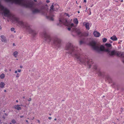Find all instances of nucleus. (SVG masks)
Returning a JSON list of instances; mask_svg holds the SVG:
<instances>
[{
	"instance_id": "obj_1",
	"label": "nucleus",
	"mask_w": 124,
	"mask_h": 124,
	"mask_svg": "<svg viewBox=\"0 0 124 124\" xmlns=\"http://www.w3.org/2000/svg\"><path fill=\"white\" fill-rule=\"evenodd\" d=\"M2 14L4 16L7 17L12 22H16L17 23L19 27L25 28L28 31L29 33L32 34L34 36L36 34L35 31L31 29L28 24L26 23H23L22 21L19 20V19L16 17L13 14L10 12L7 8H0V15Z\"/></svg>"
},
{
	"instance_id": "obj_2",
	"label": "nucleus",
	"mask_w": 124,
	"mask_h": 124,
	"mask_svg": "<svg viewBox=\"0 0 124 124\" xmlns=\"http://www.w3.org/2000/svg\"><path fill=\"white\" fill-rule=\"evenodd\" d=\"M65 49L66 50H69L67 53L71 54L75 58L77 59V61L79 64L85 63H86L89 66L90 68L93 64V62L92 60L90 59L85 60L80 57L79 54L77 52L78 48L77 47H74L73 45L71 43L69 42L67 44Z\"/></svg>"
},
{
	"instance_id": "obj_3",
	"label": "nucleus",
	"mask_w": 124,
	"mask_h": 124,
	"mask_svg": "<svg viewBox=\"0 0 124 124\" xmlns=\"http://www.w3.org/2000/svg\"><path fill=\"white\" fill-rule=\"evenodd\" d=\"M32 11V13L35 14L38 13H41L42 14L46 16V17L47 19L51 20L53 21L54 18L53 17L54 16L53 15V12L55 11V9L57 8H51L48 12V8H40V10H38L37 8H31Z\"/></svg>"
},
{
	"instance_id": "obj_4",
	"label": "nucleus",
	"mask_w": 124,
	"mask_h": 124,
	"mask_svg": "<svg viewBox=\"0 0 124 124\" xmlns=\"http://www.w3.org/2000/svg\"><path fill=\"white\" fill-rule=\"evenodd\" d=\"M8 2L14 3L24 6L31 8L34 5L32 1H29L28 0H4Z\"/></svg>"
},
{
	"instance_id": "obj_5",
	"label": "nucleus",
	"mask_w": 124,
	"mask_h": 124,
	"mask_svg": "<svg viewBox=\"0 0 124 124\" xmlns=\"http://www.w3.org/2000/svg\"><path fill=\"white\" fill-rule=\"evenodd\" d=\"M43 36L44 37L45 40L48 43L52 40L55 46L58 47H60L61 42V40L60 39L57 38L51 39L50 36L47 34L46 32L43 33Z\"/></svg>"
},
{
	"instance_id": "obj_6",
	"label": "nucleus",
	"mask_w": 124,
	"mask_h": 124,
	"mask_svg": "<svg viewBox=\"0 0 124 124\" xmlns=\"http://www.w3.org/2000/svg\"><path fill=\"white\" fill-rule=\"evenodd\" d=\"M89 44L92 47L94 50L97 51H103L104 50V47L103 46L101 45L99 47V45L97 44L95 41H91L90 42Z\"/></svg>"
},
{
	"instance_id": "obj_7",
	"label": "nucleus",
	"mask_w": 124,
	"mask_h": 124,
	"mask_svg": "<svg viewBox=\"0 0 124 124\" xmlns=\"http://www.w3.org/2000/svg\"><path fill=\"white\" fill-rule=\"evenodd\" d=\"M59 23L57 24L58 26H61L63 25L65 26L68 25V23L67 20L63 17H61L59 18Z\"/></svg>"
},
{
	"instance_id": "obj_8",
	"label": "nucleus",
	"mask_w": 124,
	"mask_h": 124,
	"mask_svg": "<svg viewBox=\"0 0 124 124\" xmlns=\"http://www.w3.org/2000/svg\"><path fill=\"white\" fill-rule=\"evenodd\" d=\"M73 31L76 32L78 35L80 36H82L84 35V34L80 31L79 29H78L74 27V28H73Z\"/></svg>"
},
{
	"instance_id": "obj_9",
	"label": "nucleus",
	"mask_w": 124,
	"mask_h": 124,
	"mask_svg": "<svg viewBox=\"0 0 124 124\" xmlns=\"http://www.w3.org/2000/svg\"><path fill=\"white\" fill-rule=\"evenodd\" d=\"M117 56L122 57H124V53L119 51H116V54Z\"/></svg>"
},
{
	"instance_id": "obj_10",
	"label": "nucleus",
	"mask_w": 124,
	"mask_h": 124,
	"mask_svg": "<svg viewBox=\"0 0 124 124\" xmlns=\"http://www.w3.org/2000/svg\"><path fill=\"white\" fill-rule=\"evenodd\" d=\"M22 106V105H15L14 106V108L15 109L17 110H21V108L20 107Z\"/></svg>"
},
{
	"instance_id": "obj_11",
	"label": "nucleus",
	"mask_w": 124,
	"mask_h": 124,
	"mask_svg": "<svg viewBox=\"0 0 124 124\" xmlns=\"http://www.w3.org/2000/svg\"><path fill=\"white\" fill-rule=\"evenodd\" d=\"M93 34L95 37H99L100 35V34L96 31H94L93 32Z\"/></svg>"
},
{
	"instance_id": "obj_12",
	"label": "nucleus",
	"mask_w": 124,
	"mask_h": 124,
	"mask_svg": "<svg viewBox=\"0 0 124 124\" xmlns=\"http://www.w3.org/2000/svg\"><path fill=\"white\" fill-rule=\"evenodd\" d=\"M0 37L1 38V40L2 42L4 43H6L7 42V40L5 36L3 35H1Z\"/></svg>"
},
{
	"instance_id": "obj_13",
	"label": "nucleus",
	"mask_w": 124,
	"mask_h": 124,
	"mask_svg": "<svg viewBox=\"0 0 124 124\" xmlns=\"http://www.w3.org/2000/svg\"><path fill=\"white\" fill-rule=\"evenodd\" d=\"M83 25H84L85 26V27L88 30L90 28L89 27V25H90V24L89 23H86L85 22H84L83 23Z\"/></svg>"
},
{
	"instance_id": "obj_14",
	"label": "nucleus",
	"mask_w": 124,
	"mask_h": 124,
	"mask_svg": "<svg viewBox=\"0 0 124 124\" xmlns=\"http://www.w3.org/2000/svg\"><path fill=\"white\" fill-rule=\"evenodd\" d=\"M116 51L115 50H113L111 51V52L109 53V54L110 56L113 55H116Z\"/></svg>"
},
{
	"instance_id": "obj_15",
	"label": "nucleus",
	"mask_w": 124,
	"mask_h": 124,
	"mask_svg": "<svg viewBox=\"0 0 124 124\" xmlns=\"http://www.w3.org/2000/svg\"><path fill=\"white\" fill-rule=\"evenodd\" d=\"M110 39L114 41H116L117 40V38L115 35H113L110 38Z\"/></svg>"
},
{
	"instance_id": "obj_16",
	"label": "nucleus",
	"mask_w": 124,
	"mask_h": 124,
	"mask_svg": "<svg viewBox=\"0 0 124 124\" xmlns=\"http://www.w3.org/2000/svg\"><path fill=\"white\" fill-rule=\"evenodd\" d=\"M5 85V84L3 82H1L0 83V87L1 88H3Z\"/></svg>"
},
{
	"instance_id": "obj_17",
	"label": "nucleus",
	"mask_w": 124,
	"mask_h": 124,
	"mask_svg": "<svg viewBox=\"0 0 124 124\" xmlns=\"http://www.w3.org/2000/svg\"><path fill=\"white\" fill-rule=\"evenodd\" d=\"M97 73L98 74V75L99 76H102V74L101 72L99 70H97Z\"/></svg>"
},
{
	"instance_id": "obj_18",
	"label": "nucleus",
	"mask_w": 124,
	"mask_h": 124,
	"mask_svg": "<svg viewBox=\"0 0 124 124\" xmlns=\"http://www.w3.org/2000/svg\"><path fill=\"white\" fill-rule=\"evenodd\" d=\"M18 52L17 51H15L13 53V55L15 57H17V55Z\"/></svg>"
},
{
	"instance_id": "obj_19",
	"label": "nucleus",
	"mask_w": 124,
	"mask_h": 124,
	"mask_svg": "<svg viewBox=\"0 0 124 124\" xmlns=\"http://www.w3.org/2000/svg\"><path fill=\"white\" fill-rule=\"evenodd\" d=\"M74 22L76 24H77L78 23V22L77 18L74 19L73 20Z\"/></svg>"
},
{
	"instance_id": "obj_20",
	"label": "nucleus",
	"mask_w": 124,
	"mask_h": 124,
	"mask_svg": "<svg viewBox=\"0 0 124 124\" xmlns=\"http://www.w3.org/2000/svg\"><path fill=\"white\" fill-rule=\"evenodd\" d=\"M5 77V75L4 74L2 73L0 75V78L1 79H3Z\"/></svg>"
},
{
	"instance_id": "obj_21",
	"label": "nucleus",
	"mask_w": 124,
	"mask_h": 124,
	"mask_svg": "<svg viewBox=\"0 0 124 124\" xmlns=\"http://www.w3.org/2000/svg\"><path fill=\"white\" fill-rule=\"evenodd\" d=\"M105 45L107 47H110L112 45L110 44L106 43L105 44Z\"/></svg>"
},
{
	"instance_id": "obj_22",
	"label": "nucleus",
	"mask_w": 124,
	"mask_h": 124,
	"mask_svg": "<svg viewBox=\"0 0 124 124\" xmlns=\"http://www.w3.org/2000/svg\"><path fill=\"white\" fill-rule=\"evenodd\" d=\"M105 52H108V53H109L110 52V51L108 49H104V51Z\"/></svg>"
},
{
	"instance_id": "obj_23",
	"label": "nucleus",
	"mask_w": 124,
	"mask_h": 124,
	"mask_svg": "<svg viewBox=\"0 0 124 124\" xmlns=\"http://www.w3.org/2000/svg\"><path fill=\"white\" fill-rule=\"evenodd\" d=\"M11 122L13 124H14L16 123V121L14 119H12V120Z\"/></svg>"
},
{
	"instance_id": "obj_24",
	"label": "nucleus",
	"mask_w": 124,
	"mask_h": 124,
	"mask_svg": "<svg viewBox=\"0 0 124 124\" xmlns=\"http://www.w3.org/2000/svg\"><path fill=\"white\" fill-rule=\"evenodd\" d=\"M107 40V39L106 38H104L103 39V42H106Z\"/></svg>"
},
{
	"instance_id": "obj_25",
	"label": "nucleus",
	"mask_w": 124,
	"mask_h": 124,
	"mask_svg": "<svg viewBox=\"0 0 124 124\" xmlns=\"http://www.w3.org/2000/svg\"><path fill=\"white\" fill-rule=\"evenodd\" d=\"M64 15L65 16H68L69 17H70V16H69V14L68 13H65L64 14Z\"/></svg>"
},
{
	"instance_id": "obj_26",
	"label": "nucleus",
	"mask_w": 124,
	"mask_h": 124,
	"mask_svg": "<svg viewBox=\"0 0 124 124\" xmlns=\"http://www.w3.org/2000/svg\"><path fill=\"white\" fill-rule=\"evenodd\" d=\"M83 42L82 41H80L79 42V44L81 45L83 44Z\"/></svg>"
},
{
	"instance_id": "obj_27",
	"label": "nucleus",
	"mask_w": 124,
	"mask_h": 124,
	"mask_svg": "<svg viewBox=\"0 0 124 124\" xmlns=\"http://www.w3.org/2000/svg\"><path fill=\"white\" fill-rule=\"evenodd\" d=\"M19 76H20V75L19 74V73H17L16 75V77H19Z\"/></svg>"
},
{
	"instance_id": "obj_28",
	"label": "nucleus",
	"mask_w": 124,
	"mask_h": 124,
	"mask_svg": "<svg viewBox=\"0 0 124 124\" xmlns=\"http://www.w3.org/2000/svg\"><path fill=\"white\" fill-rule=\"evenodd\" d=\"M15 30V29L14 28H11V30L12 31H14Z\"/></svg>"
},
{
	"instance_id": "obj_29",
	"label": "nucleus",
	"mask_w": 124,
	"mask_h": 124,
	"mask_svg": "<svg viewBox=\"0 0 124 124\" xmlns=\"http://www.w3.org/2000/svg\"><path fill=\"white\" fill-rule=\"evenodd\" d=\"M93 68L95 69H96L97 68V67L96 65L94 66L93 67Z\"/></svg>"
},
{
	"instance_id": "obj_30",
	"label": "nucleus",
	"mask_w": 124,
	"mask_h": 124,
	"mask_svg": "<svg viewBox=\"0 0 124 124\" xmlns=\"http://www.w3.org/2000/svg\"><path fill=\"white\" fill-rule=\"evenodd\" d=\"M55 7L54 6V4H53V5H52L51 6V7L50 8H53L54 7Z\"/></svg>"
},
{
	"instance_id": "obj_31",
	"label": "nucleus",
	"mask_w": 124,
	"mask_h": 124,
	"mask_svg": "<svg viewBox=\"0 0 124 124\" xmlns=\"http://www.w3.org/2000/svg\"><path fill=\"white\" fill-rule=\"evenodd\" d=\"M73 26H74V24L73 23H71L70 25V26H71V27H73Z\"/></svg>"
},
{
	"instance_id": "obj_32",
	"label": "nucleus",
	"mask_w": 124,
	"mask_h": 124,
	"mask_svg": "<svg viewBox=\"0 0 124 124\" xmlns=\"http://www.w3.org/2000/svg\"><path fill=\"white\" fill-rule=\"evenodd\" d=\"M18 70V72H21V70H20V69H18V70Z\"/></svg>"
},
{
	"instance_id": "obj_33",
	"label": "nucleus",
	"mask_w": 124,
	"mask_h": 124,
	"mask_svg": "<svg viewBox=\"0 0 124 124\" xmlns=\"http://www.w3.org/2000/svg\"><path fill=\"white\" fill-rule=\"evenodd\" d=\"M46 2L47 3H48L50 1L49 0H47L46 1Z\"/></svg>"
},
{
	"instance_id": "obj_34",
	"label": "nucleus",
	"mask_w": 124,
	"mask_h": 124,
	"mask_svg": "<svg viewBox=\"0 0 124 124\" xmlns=\"http://www.w3.org/2000/svg\"><path fill=\"white\" fill-rule=\"evenodd\" d=\"M31 98H30L28 100V101H31Z\"/></svg>"
},
{
	"instance_id": "obj_35",
	"label": "nucleus",
	"mask_w": 124,
	"mask_h": 124,
	"mask_svg": "<svg viewBox=\"0 0 124 124\" xmlns=\"http://www.w3.org/2000/svg\"><path fill=\"white\" fill-rule=\"evenodd\" d=\"M68 30L69 31H70L71 30V28L70 27H69L68 28Z\"/></svg>"
},
{
	"instance_id": "obj_36",
	"label": "nucleus",
	"mask_w": 124,
	"mask_h": 124,
	"mask_svg": "<svg viewBox=\"0 0 124 124\" xmlns=\"http://www.w3.org/2000/svg\"><path fill=\"white\" fill-rule=\"evenodd\" d=\"M48 119L49 120H51L52 119V117H48Z\"/></svg>"
},
{
	"instance_id": "obj_37",
	"label": "nucleus",
	"mask_w": 124,
	"mask_h": 124,
	"mask_svg": "<svg viewBox=\"0 0 124 124\" xmlns=\"http://www.w3.org/2000/svg\"><path fill=\"white\" fill-rule=\"evenodd\" d=\"M15 73H17V71L16 70H15Z\"/></svg>"
},
{
	"instance_id": "obj_38",
	"label": "nucleus",
	"mask_w": 124,
	"mask_h": 124,
	"mask_svg": "<svg viewBox=\"0 0 124 124\" xmlns=\"http://www.w3.org/2000/svg\"><path fill=\"white\" fill-rule=\"evenodd\" d=\"M68 120H71V117H69L68 118Z\"/></svg>"
},
{
	"instance_id": "obj_39",
	"label": "nucleus",
	"mask_w": 124,
	"mask_h": 124,
	"mask_svg": "<svg viewBox=\"0 0 124 124\" xmlns=\"http://www.w3.org/2000/svg\"><path fill=\"white\" fill-rule=\"evenodd\" d=\"M84 3H86V0H84Z\"/></svg>"
},
{
	"instance_id": "obj_40",
	"label": "nucleus",
	"mask_w": 124,
	"mask_h": 124,
	"mask_svg": "<svg viewBox=\"0 0 124 124\" xmlns=\"http://www.w3.org/2000/svg\"><path fill=\"white\" fill-rule=\"evenodd\" d=\"M24 117V116H20V117L21 118H22V117Z\"/></svg>"
},
{
	"instance_id": "obj_41",
	"label": "nucleus",
	"mask_w": 124,
	"mask_h": 124,
	"mask_svg": "<svg viewBox=\"0 0 124 124\" xmlns=\"http://www.w3.org/2000/svg\"><path fill=\"white\" fill-rule=\"evenodd\" d=\"M2 118L4 119H5V117L4 116H3Z\"/></svg>"
},
{
	"instance_id": "obj_42",
	"label": "nucleus",
	"mask_w": 124,
	"mask_h": 124,
	"mask_svg": "<svg viewBox=\"0 0 124 124\" xmlns=\"http://www.w3.org/2000/svg\"><path fill=\"white\" fill-rule=\"evenodd\" d=\"M38 122L39 123H40V121H39V120H38Z\"/></svg>"
},
{
	"instance_id": "obj_43",
	"label": "nucleus",
	"mask_w": 124,
	"mask_h": 124,
	"mask_svg": "<svg viewBox=\"0 0 124 124\" xmlns=\"http://www.w3.org/2000/svg\"><path fill=\"white\" fill-rule=\"evenodd\" d=\"M5 115L6 116H8V115L7 114H6V113H5Z\"/></svg>"
},
{
	"instance_id": "obj_44",
	"label": "nucleus",
	"mask_w": 124,
	"mask_h": 124,
	"mask_svg": "<svg viewBox=\"0 0 124 124\" xmlns=\"http://www.w3.org/2000/svg\"><path fill=\"white\" fill-rule=\"evenodd\" d=\"M54 120L55 121H56L57 120V119L56 118H55L54 119Z\"/></svg>"
},
{
	"instance_id": "obj_45",
	"label": "nucleus",
	"mask_w": 124,
	"mask_h": 124,
	"mask_svg": "<svg viewBox=\"0 0 124 124\" xmlns=\"http://www.w3.org/2000/svg\"><path fill=\"white\" fill-rule=\"evenodd\" d=\"M16 102H18V100H16Z\"/></svg>"
},
{
	"instance_id": "obj_46",
	"label": "nucleus",
	"mask_w": 124,
	"mask_h": 124,
	"mask_svg": "<svg viewBox=\"0 0 124 124\" xmlns=\"http://www.w3.org/2000/svg\"><path fill=\"white\" fill-rule=\"evenodd\" d=\"M26 121L27 123H28V121L27 120H26Z\"/></svg>"
},
{
	"instance_id": "obj_47",
	"label": "nucleus",
	"mask_w": 124,
	"mask_h": 124,
	"mask_svg": "<svg viewBox=\"0 0 124 124\" xmlns=\"http://www.w3.org/2000/svg\"><path fill=\"white\" fill-rule=\"evenodd\" d=\"M4 92H6V90H4Z\"/></svg>"
},
{
	"instance_id": "obj_48",
	"label": "nucleus",
	"mask_w": 124,
	"mask_h": 124,
	"mask_svg": "<svg viewBox=\"0 0 124 124\" xmlns=\"http://www.w3.org/2000/svg\"><path fill=\"white\" fill-rule=\"evenodd\" d=\"M124 63V59L122 61Z\"/></svg>"
},
{
	"instance_id": "obj_49",
	"label": "nucleus",
	"mask_w": 124,
	"mask_h": 124,
	"mask_svg": "<svg viewBox=\"0 0 124 124\" xmlns=\"http://www.w3.org/2000/svg\"><path fill=\"white\" fill-rule=\"evenodd\" d=\"M34 118V117H33V118L32 119V120H33Z\"/></svg>"
},
{
	"instance_id": "obj_50",
	"label": "nucleus",
	"mask_w": 124,
	"mask_h": 124,
	"mask_svg": "<svg viewBox=\"0 0 124 124\" xmlns=\"http://www.w3.org/2000/svg\"><path fill=\"white\" fill-rule=\"evenodd\" d=\"M110 78L109 77H108V78H107V79L108 80Z\"/></svg>"
},
{
	"instance_id": "obj_51",
	"label": "nucleus",
	"mask_w": 124,
	"mask_h": 124,
	"mask_svg": "<svg viewBox=\"0 0 124 124\" xmlns=\"http://www.w3.org/2000/svg\"><path fill=\"white\" fill-rule=\"evenodd\" d=\"M13 46H15V43H14L13 44Z\"/></svg>"
},
{
	"instance_id": "obj_52",
	"label": "nucleus",
	"mask_w": 124,
	"mask_h": 124,
	"mask_svg": "<svg viewBox=\"0 0 124 124\" xmlns=\"http://www.w3.org/2000/svg\"><path fill=\"white\" fill-rule=\"evenodd\" d=\"M1 29V27L0 26V29Z\"/></svg>"
},
{
	"instance_id": "obj_53",
	"label": "nucleus",
	"mask_w": 124,
	"mask_h": 124,
	"mask_svg": "<svg viewBox=\"0 0 124 124\" xmlns=\"http://www.w3.org/2000/svg\"><path fill=\"white\" fill-rule=\"evenodd\" d=\"M91 12H90V13L89 14V15H91Z\"/></svg>"
},
{
	"instance_id": "obj_54",
	"label": "nucleus",
	"mask_w": 124,
	"mask_h": 124,
	"mask_svg": "<svg viewBox=\"0 0 124 124\" xmlns=\"http://www.w3.org/2000/svg\"><path fill=\"white\" fill-rule=\"evenodd\" d=\"M78 13H80V12H79V11H78Z\"/></svg>"
},
{
	"instance_id": "obj_55",
	"label": "nucleus",
	"mask_w": 124,
	"mask_h": 124,
	"mask_svg": "<svg viewBox=\"0 0 124 124\" xmlns=\"http://www.w3.org/2000/svg\"><path fill=\"white\" fill-rule=\"evenodd\" d=\"M23 99H24L25 98V97L24 96H23Z\"/></svg>"
},
{
	"instance_id": "obj_56",
	"label": "nucleus",
	"mask_w": 124,
	"mask_h": 124,
	"mask_svg": "<svg viewBox=\"0 0 124 124\" xmlns=\"http://www.w3.org/2000/svg\"><path fill=\"white\" fill-rule=\"evenodd\" d=\"M22 66H20V68H22Z\"/></svg>"
},
{
	"instance_id": "obj_57",
	"label": "nucleus",
	"mask_w": 124,
	"mask_h": 124,
	"mask_svg": "<svg viewBox=\"0 0 124 124\" xmlns=\"http://www.w3.org/2000/svg\"><path fill=\"white\" fill-rule=\"evenodd\" d=\"M88 10H89V11H90V9L89 8V9H88Z\"/></svg>"
},
{
	"instance_id": "obj_58",
	"label": "nucleus",
	"mask_w": 124,
	"mask_h": 124,
	"mask_svg": "<svg viewBox=\"0 0 124 124\" xmlns=\"http://www.w3.org/2000/svg\"><path fill=\"white\" fill-rule=\"evenodd\" d=\"M49 115H50V116H51V114H49Z\"/></svg>"
},
{
	"instance_id": "obj_59",
	"label": "nucleus",
	"mask_w": 124,
	"mask_h": 124,
	"mask_svg": "<svg viewBox=\"0 0 124 124\" xmlns=\"http://www.w3.org/2000/svg\"><path fill=\"white\" fill-rule=\"evenodd\" d=\"M34 0V1H35V2L36 1V0Z\"/></svg>"
},
{
	"instance_id": "obj_60",
	"label": "nucleus",
	"mask_w": 124,
	"mask_h": 124,
	"mask_svg": "<svg viewBox=\"0 0 124 124\" xmlns=\"http://www.w3.org/2000/svg\"><path fill=\"white\" fill-rule=\"evenodd\" d=\"M62 101H64V100H62Z\"/></svg>"
},
{
	"instance_id": "obj_61",
	"label": "nucleus",
	"mask_w": 124,
	"mask_h": 124,
	"mask_svg": "<svg viewBox=\"0 0 124 124\" xmlns=\"http://www.w3.org/2000/svg\"><path fill=\"white\" fill-rule=\"evenodd\" d=\"M92 7V6H90V7Z\"/></svg>"
},
{
	"instance_id": "obj_62",
	"label": "nucleus",
	"mask_w": 124,
	"mask_h": 124,
	"mask_svg": "<svg viewBox=\"0 0 124 124\" xmlns=\"http://www.w3.org/2000/svg\"><path fill=\"white\" fill-rule=\"evenodd\" d=\"M9 124H12V123H9Z\"/></svg>"
},
{
	"instance_id": "obj_63",
	"label": "nucleus",
	"mask_w": 124,
	"mask_h": 124,
	"mask_svg": "<svg viewBox=\"0 0 124 124\" xmlns=\"http://www.w3.org/2000/svg\"><path fill=\"white\" fill-rule=\"evenodd\" d=\"M5 112V110H4V111H3V112Z\"/></svg>"
},
{
	"instance_id": "obj_64",
	"label": "nucleus",
	"mask_w": 124,
	"mask_h": 124,
	"mask_svg": "<svg viewBox=\"0 0 124 124\" xmlns=\"http://www.w3.org/2000/svg\"><path fill=\"white\" fill-rule=\"evenodd\" d=\"M9 70L10 71H11V70H10V69Z\"/></svg>"
}]
</instances>
